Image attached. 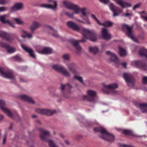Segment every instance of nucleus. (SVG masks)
<instances>
[{"label": "nucleus", "instance_id": "47", "mask_svg": "<svg viewBox=\"0 0 147 147\" xmlns=\"http://www.w3.org/2000/svg\"><path fill=\"white\" fill-rule=\"evenodd\" d=\"M142 82L144 84H147V77H143Z\"/></svg>", "mask_w": 147, "mask_h": 147}, {"label": "nucleus", "instance_id": "18", "mask_svg": "<svg viewBox=\"0 0 147 147\" xmlns=\"http://www.w3.org/2000/svg\"><path fill=\"white\" fill-rule=\"evenodd\" d=\"M102 37L105 40H108L111 38V36L106 28H102L101 30Z\"/></svg>", "mask_w": 147, "mask_h": 147}, {"label": "nucleus", "instance_id": "62", "mask_svg": "<svg viewBox=\"0 0 147 147\" xmlns=\"http://www.w3.org/2000/svg\"><path fill=\"white\" fill-rule=\"evenodd\" d=\"M46 28H51V27L50 26H46Z\"/></svg>", "mask_w": 147, "mask_h": 147}, {"label": "nucleus", "instance_id": "14", "mask_svg": "<svg viewBox=\"0 0 147 147\" xmlns=\"http://www.w3.org/2000/svg\"><path fill=\"white\" fill-rule=\"evenodd\" d=\"M132 28H122V30L132 40L135 42H138L137 39L132 34Z\"/></svg>", "mask_w": 147, "mask_h": 147}, {"label": "nucleus", "instance_id": "41", "mask_svg": "<svg viewBox=\"0 0 147 147\" xmlns=\"http://www.w3.org/2000/svg\"><path fill=\"white\" fill-rule=\"evenodd\" d=\"M91 16L92 18L99 25L100 22L99 20L97 18L96 16L93 14H91Z\"/></svg>", "mask_w": 147, "mask_h": 147}, {"label": "nucleus", "instance_id": "44", "mask_svg": "<svg viewBox=\"0 0 147 147\" xmlns=\"http://www.w3.org/2000/svg\"><path fill=\"white\" fill-rule=\"evenodd\" d=\"M13 58L16 61H22V59L18 55H16L13 57Z\"/></svg>", "mask_w": 147, "mask_h": 147}, {"label": "nucleus", "instance_id": "13", "mask_svg": "<svg viewBox=\"0 0 147 147\" xmlns=\"http://www.w3.org/2000/svg\"><path fill=\"white\" fill-rule=\"evenodd\" d=\"M113 0L122 9L130 7L132 6V4L130 3L125 1L123 0Z\"/></svg>", "mask_w": 147, "mask_h": 147}, {"label": "nucleus", "instance_id": "34", "mask_svg": "<svg viewBox=\"0 0 147 147\" xmlns=\"http://www.w3.org/2000/svg\"><path fill=\"white\" fill-rule=\"evenodd\" d=\"M119 53L121 56L123 57L126 55L127 52L125 49L119 47Z\"/></svg>", "mask_w": 147, "mask_h": 147}, {"label": "nucleus", "instance_id": "8", "mask_svg": "<svg viewBox=\"0 0 147 147\" xmlns=\"http://www.w3.org/2000/svg\"><path fill=\"white\" fill-rule=\"evenodd\" d=\"M52 68L56 71L61 72L63 75L67 77H69L70 76L69 73L62 66L55 64L52 66Z\"/></svg>", "mask_w": 147, "mask_h": 147}, {"label": "nucleus", "instance_id": "4", "mask_svg": "<svg viewBox=\"0 0 147 147\" xmlns=\"http://www.w3.org/2000/svg\"><path fill=\"white\" fill-rule=\"evenodd\" d=\"M40 130L41 131L40 137L42 140L48 142L50 147H58L53 141L48 140L50 136L49 131L43 130L41 129H40Z\"/></svg>", "mask_w": 147, "mask_h": 147}, {"label": "nucleus", "instance_id": "30", "mask_svg": "<svg viewBox=\"0 0 147 147\" xmlns=\"http://www.w3.org/2000/svg\"><path fill=\"white\" fill-rule=\"evenodd\" d=\"M66 25L69 28H78V26L76 24L72 21L67 22Z\"/></svg>", "mask_w": 147, "mask_h": 147}, {"label": "nucleus", "instance_id": "24", "mask_svg": "<svg viewBox=\"0 0 147 147\" xmlns=\"http://www.w3.org/2000/svg\"><path fill=\"white\" fill-rule=\"evenodd\" d=\"M52 52V50L51 48L49 47H45L42 51H38L37 52L41 54H49L51 53Z\"/></svg>", "mask_w": 147, "mask_h": 147}, {"label": "nucleus", "instance_id": "57", "mask_svg": "<svg viewBox=\"0 0 147 147\" xmlns=\"http://www.w3.org/2000/svg\"><path fill=\"white\" fill-rule=\"evenodd\" d=\"M65 143L67 144V145H69V141L67 140H66L65 141Z\"/></svg>", "mask_w": 147, "mask_h": 147}, {"label": "nucleus", "instance_id": "28", "mask_svg": "<svg viewBox=\"0 0 147 147\" xmlns=\"http://www.w3.org/2000/svg\"><path fill=\"white\" fill-rule=\"evenodd\" d=\"M125 11L126 13L122 14V16L124 17H128L131 19V17L133 15L132 11L128 9H126Z\"/></svg>", "mask_w": 147, "mask_h": 147}, {"label": "nucleus", "instance_id": "33", "mask_svg": "<svg viewBox=\"0 0 147 147\" xmlns=\"http://www.w3.org/2000/svg\"><path fill=\"white\" fill-rule=\"evenodd\" d=\"M67 66L70 71H72L73 74L76 73V70L74 69L75 65L74 64H68Z\"/></svg>", "mask_w": 147, "mask_h": 147}, {"label": "nucleus", "instance_id": "11", "mask_svg": "<svg viewBox=\"0 0 147 147\" xmlns=\"http://www.w3.org/2000/svg\"><path fill=\"white\" fill-rule=\"evenodd\" d=\"M109 7L110 9L113 13V16L115 17L119 15L122 10L118 7L116 6L112 3H110L109 5Z\"/></svg>", "mask_w": 147, "mask_h": 147}, {"label": "nucleus", "instance_id": "26", "mask_svg": "<svg viewBox=\"0 0 147 147\" xmlns=\"http://www.w3.org/2000/svg\"><path fill=\"white\" fill-rule=\"evenodd\" d=\"M20 98L24 101L30 103L32 104L34 103V101L29 97L25 95H22L20 96Z\"/></svg>", "mask_w": 147, "mask_h": 147}, {"label": "nucleus", "instance_id": "22", "mask_svg": "<svg viewBox=\"0 0 147 147\" xmlns=\"http://www.w3.org/2000/svg\"><path fill=\"white\" fill-rule=\"evenodd\" d=\"M135 105L137 107L139 108L143 113H147V104L137 103Z\"/></svg>", "mask_w": 147, "mask_h": 147}, {"label": "nucleus", "instance_id": "6", "mask_svg": "<svg viewBox=\"0 0 147 147\" xmlns=\"http://www.w3.org/2000/svg\"><path fill=\"white\" fill-rule=\"evenodd\" d=\"M88 96H84L83 99L87 101L95 103V96L96 94V92L93 90H88L87 92Z\"/></svg>", "mask_w": 147, "mask_h": 147}, {"label": "nucleus", "instance_id": "17", "mask_svg": "<svg viewBox=\"0 0 147 147\" xmlns=\"http://www.w3.org/2000/svg\"><path fill=\"white\" fill-rule=\"evenodd\" d=\"M7 15L4 14L2 16H0V21L3 23L7 24L12 27L14 26V23L9 20H6V18Z\"/></svg>", "mask_w": 147, "mask_h": 147}, {"label": "nucleus", "instance_id": "23", "mask_svg": "<svg viewBox=\"0 0 147 147\" xmlns=\"http://www.w3.org/2000/svg\"><path fill=\"white\" fill-rule=\"evenodd\" d=\"M21 46L25 51L29 53V55L31 57L34 59L36 58V57L33 53V51L31 48L22 45H21Z\"/></svg>", "mask_w": 147, "mask_h": 147}, {"label": "nucleus", "instance_id": "52", "mask_svg": "<svg viewBox=\"0 0 147 147\" xmlns=\"http://www.w3.org/2000/svg\"><path fill=\"white\" fill-rule=\"evenodd\" d=\"M6 2V0H0V4H4Z\"/></svg>", "mask_w": 147, "mask_h": 147}, {"label": "nucleus", "instance_id": "37", "mask_svg": "<svg viewBox=\"0 0 147 147\" xmlns=\"http://www.w3.org/2000/svg\"><path fill=\"white\" fill-rule=\"evenodd\" d=\"M89 50L90 52L94 54H95L97 53L98 51L97 47H90L89 48Z\"/></svg>", "mask_w": 147, "mask_h": 147}, {"label": "nucleus", "instance_id": "64", "mask_svg": "<svg viewBox=\"0 0 147 147\" xmlns=\"http://www.w3.org/2000/svg\"><path fill=\"white\" fill-rule=\"evenodd\" d=\"M19 41H21V40H19Z\"/></svg>", "mask_w": 147, "mask_h": 147}, {"label": "nucleus", "instance_id": "39", "mask_svg": "<svg viewBox=\"0 0 147 147\" xmlns=\"http://www.w3.org/2000/svg\"><path fill=\"white\" fill-rule=\"evenodd\" d=\"M22 32L25 34V36L22 35V36L24 38L26 37H27L28 38H30L32 37V36L31 34L29 33H28L24 30L22 31Z\"/></svg>", "mask_w": 147, "mask_h": 147}, {"label": "nucleus", "instance_id": "54", "mask_svg": "<svg viewBox=\"0 0 147 147\" xmlns=\"http://www.w3.org/2000/svg\"><path fill=\"white\" fill-rule=\"evenodd\" d=\"M140 14L141 15H141H142V14H143V13H144L146 15H147V13H146L145 11H143L140 12Z\"/></svg>", "mask_w": 147, "mask_h": 147}, {"label": "nucleus", "instance_id": "25", "mask_svg": "<svg viewBox=\"0 0 147 147\" xmlns=\"http://www.w3.org/2000/svg\"><path fill=\"white\" fill-rule=\"evenodd\" d=\"M67 86L70 89L72 88L71 86L69 84H68L65 85L63 84L61 85V95L65 98H67L68 97V96L66 95L64 92V90L65 87Z\"/></svg>", "mask_w": 147, "mask_h": 147}, {"label": "nucleus", "instance_id": "10", "mask_svg": "<svg viewBox=\"0 0 147 147\" xmlns=\"http://www.w3.org/2000/svg\"><path fill=\"white\" fill-rule=\"evenodd\" d=\"M102 85L103 86V91L107 94L109 93L110 90L115 89L118 87V85L115 83L110 84L108 85H106L103 84Z\"/></svg>", "mask_w": 147, "mask_h": 147}, {"label": "nucleus", "instance_id": "32", "mask_svg": "<svg viewBox=\"0 0 147 147\" xmlns=\"http://www.w3.org/2000/svg\"><path fill=\"white\" fill-rule=\"evenodd\" d=\"M113 24V22L109 21H106L102 23L100 22L99 24L100 25L104 27H110Z\"/></svg>", "mask_w": 147, "mask_h": 147}, {"label": "nucleus", "instance_id": "5", "mask_svg": "<svg viewBox=\"0 0 147 147\" xmlns=\"http://www.w3.org/2000/svg\"><path fill=\"white\" fill-rule=\"evenodd\" d=\"M0 75L3 77L14 80V76L11 71L7 68L0 67Z\"/></svg>", "mask_w": 147, "mask_h": 147}, {"label": "nucleus", "instance_id": "63", "mask_svg": "<svg viewBox=\"0 0 147 147\" xmlns=\"http://www.w3.org/2000/svg\"><path fill=\"white\" fill-rule=\"evenodd\" d=\"M17 116L19 118V117L18 115H17Z\"/></svg>", "mask_w": 147, "mask_h": 147}, {"label": "nucleus", "instance_id": "43", "mask_svg": "<svg viewBox=\"0 0 147 147\" xmlns=\"http://www.w3.org/2000/svg\"><path fill=\"white\" fill-rule=\"evenodd\" d=\"M62 57H63V59L64 60H65V61H68L69 59L70 56H69V55L68 54H65Z\"/></svg>", "mask_w": 147, "mask_h": 147}, {"label": "nucleus", "instance_id": "56", "mask_svg": "<svg viewBox=\"0 0 147 147\" xmlns=\"http://www.w3.org/2000/svg\"><path fill=\"white\" fill-rule=\"evenodd\" d=\"M32 117L34 118L37 117V116L35 115H32Z\"/></svg>", "mask_w": 147, "mask_h": 147}, {"label": "nucleus", "instance_id": "19", "mask_svg": "<svg viewBox=\"0 0 147 147\" xmlns=\"http://www.w3.org/2000/svg\"><path fill=\"white\" fill-rule=\"evenodd\" d=\"M13 36V34H11L7 33L3 31H0V37L5 38L7 41H10Z\"/></svg>", "mask_w": 147, "mask_h": 147}, {"label": "nucleus", "instance_id": "61", "mask_svg": "<svg viewBox=\"0 0 147 147\" xmlns=\"http://www.w3.org/2000/svg\"><path fill=\"white\" fill-rule=\"evenodd\" d=\"M12 124H11V126H10V127H9V129H11V126H12Z\"/></svg>", "mask_w": 147, "mask_h": 147}, {"label": "nucleus", "instance_id": "48", "mask_svg": "<svg viewBox=\"0 0 147 147\" xmlns=\"http://www.w3.org/2000/svg\"><path fill=\"white\" fill-rule=\"evenodd\" d=\"M7 10V8L5 7H0V12H3Z\"/></svg>", "mask_w": 147, "mask_h": 147}, {"label": "nucleus", "instance_id": "60", "mask_svg": "<svg viewBox=\"0 0 147 147\" xmlns=\"http://www.w3.org/2000/svg\"><path fill=\"white\" fill-rule=\"evenodd\" d=\"M36 122H37L38 123H39V124H41L40 122L39 121H37Z\"/></svg>", "mask_w": 147, "mask_h": 147}, {"label": "nucleus", "instance_id": "46", "mask_svg": "<svg viewBox=\"0 0 147 147\" xmlns=\"http://www.w3.org/2000/svg\"><path fill=\"white\" fill-rule=\"evenodd\" d=\"M86 17V18L85 19V22H84V24H86L88 25H90L91 24V22L90 21L88 18L87 16Z\"/></svg>", "mask_w": 147, "mask_h": 147}, {"label": "nucleus", "instance_id": "50", "mask_svg": "<svg viewBox=\"0 0 147 147\" xmlns=\"http://www.w3.org/2000/svg\"><path fill=\"white\" fill-rule=\"evenodd\" d=\"M122 28H132L131 27H129L127 25L125 24H121Z\"/></svg>", "mask_w": 147, "mask_h": 147}, {"label": "nucleus", "instance_id": "1", "mask_svg": "<svg viewBox=\"0 0 147 147\" xmlns=\"http://www.w3.org/2000/svg\"><path fill=\"white\" fill-rule=\"evenodd\" d=\"M73 30L80 32L82 33L83 38L81 40H76L74 39L70 40L71 43L80 51L82 50V48L79 45L80 42L84 43L87 39H89L92 42H96L97 39L94 32L91 31L86 28H71Z\"/></svg>", "mask_w": 147, "mask_h": 147}, {"label": "nucleus", "instance_id": "40", "mask_svg": "<svg viewBox=\"0 0 147 147\" xmlns=\"http://www.w3.org/2000/svg\"><path fill=\"white\" fill-rule=\"evenodd\" d=\"M74 79H76L78 80L80 82L82 83L84 85V83L83 82L82 78L81 77L78 76H74Z\"/></svg>", "mask_w": 147, "mask_h": 147}, {"label": "nucleus", "instance_id": "21", "mask_svg": "<svg viewBox=\"0 0 147 147\" xmlns=\"http://www.w3.org/2000/svg\"><path fill=\"white\" fill-rule=\"evenodd\" d=\"M123 78L125 81L127 83L129 86V83H132L134 80V78L132 75L129 74L124 73L123 74Z\"/></svg>", "mask_w": 147, "mask_h": 147}, {"label": "nucleus", "instance_id": "42", "mask_svg": "<svg viewBox=\"0 0 147 147\" xmlns=\"http://www.w3.org/2000/svg\"><path fill=\"white\" fill-rule=\"evenodd\" d=\"M75 13V12L71 13L66 12L65 13V14L70 18L73 19L74 18V14Z\"/></svg>", "mask_w": 147, "mask_h": 147}, {"label": "nucleus", "instance_id": "27", "mask_svg": "<svg viewBox=\"0 0 147 147\" xmlns=\"http://www.w3.org/2000/svg\"><path fill=\"white\" fill-rule=\"evenodd\" d=\"M23 7L22 4L21 3H18L15 4L11 8L12 11H15L22 9Z\"/></svg>", "mask_w": 147, "mask_h": 147}, {"label": "nucleus", "instance_id": "53", "mask_svg": "<svg viewBox=\"0 0 147 147\" xmlns=\"http://www.w3.org/2000/svg\"><path fill=\"white\" fill-rule=\"evenodd\" d=\"M6 136L5 135L4 136L3 140V144H4L6 142Z\"/></svg>", "mask_w": 147, "mask_h": 147}, {"label": "nucleus", "instance_id": "12", "mask_svg": "<svg viewBox=\"0 0 147 147\" xmlns=\"http://www.w3.org/2000/svg\"><path fill=\"white\" fill-rule=\"evenodd\" d=\"M36 112L42 115H51L55 113L56 112L55 110H50L45 109H37L36 110Z\"/></svg>", "mask_w": 147, "mask_h": 147}, {"label": "nucleus", "instance_id": "2", "mask_svg": "<svg viewBox=\"0 0 147 147\" xmlns=\"http://www.w3.org/2000/svg\"><path fill=\"white\" fill-rule=\"evenodd\" d=\"M94 131L96 132H99L100 134L99 136L102 139L108 141H113L114 140L115 136L113 135L108 132L104 127H100L95 128Z\"/></svg>", "mask_w": 147, "mask_h": 147}, {"label": "nucleus", "instance_id": "58", "mask_svg": "<svg viewBox=\"0 0 147 147\" xmlns=\"http://www.w3.org/2000/svg\"><path fill=\"white\" fill-rule=\"evenodd\" d=\"M76 21H78L80 22H81V23H84V22H83L82 21L80 20H79L77 19V20H76Z\"/></svg>", "mask_w": 147, "mask_h": 147}, {"label": "nucleus", "instance_id": "35", "mask_svg": "<svg viewBox=\"0 0 147 147\" xmlns=\"http://www.w3.org/2000/svg\"><path fill=\"white\" fill-rule=\"evenodd\" d=\"M50 32V33L54 37H57L59 36L58 35L56 31L54 30L53 28H48Z\"/></svg>", "mask_w": 147, "mask_h": 147}, {"label": "nucleus", "instance_id": "55", "mask_svg": "<svg viewBox=\"0 0 147 147\" xmlns=\"http://www.w3.org/2000/svg\"><path fill=\"white\" fill-rule=\"evenodd\" d=\"M3 118V116L2 115H0V121L2 120Z\"/></svg>", "mask_w": 147, "mask_h": 147}, {"label": "nucleus", "instance_id": "9", "mask_svg": "<svg viewBox=\"0 0 147 147\" xmlns=\"http://www.w3.org/2000/svg\"><path fill=\"white\" fill-rule=\"evenodd\" d=\"M5 105L4 101L0 99V109L8 116L11 118H13V116L10 111L4 107Z\"/></svg>", "mask_w": 147, "mask_h": 147}, {"label": "nucleus", "instance_id": "3", "mask_svg": "<svg viewBox=\"0 0 147 147\" xmlns=\"http://www.w3.org/2000/svg\"><path fill=\"white\" fill-rule=\"evenodd\" d=\"M63 3L68 9H72L75 11V13H78L80 12H81L83 15L85 17H87V15L86 13V8H83L80 9L77 5L74 4L68 1H63Z\"/></svg>", "mask_w": 147, "mask_h": 147}, {"label": "nucleus", "instance_id": "38", "mask_svg": "<svg viewBox=\"0 0 147 147\" xmlns=\"http://www.w3.org/2000/svg\"><path fill=\"white\" fill-rule=\"evenodd\" d=\"M123 133L124 134L126 135L133 136V132L129 130H123Z\"/></svg>", "mask_w": 147, "mask_h": 147}, {"label": "nucleus", "instance_id": "31", "mask_svg": "<svg viewBox=\"0 0 147 147\" xmlns=\"http://www.w3.org/2000/svg\"><path fill=\"white\" fill-rule=\"evenodd\" d=\"M139 54L142 56H144L147 58V50L144 48L141 49L139 52Z\"/></svg>", "mask_w": 147, "mask_h": 147}, {"label": "nucleus", "instance_id": "7", "mask_svg": "<svg viewBox=\"0 0 147 147\" xmlns=\"http://www.w3.org/2000/svg\"><path fill=\"white\" fill-rule=\"evenodd\" d=\"M106 54L110 56L111 60L114 62L116 64H121L125 68H127V63L125 62L122 63H120L118 57L114 53L111 52L109 51H108L106 52Z\"/></svg>", "mask_w": 147, "mask_h": 147}, {"label": "nucleus", "instance_id": "45", "mask_svg": "<svg viewBox=\"0 0 147 147\" xmlns=\"http://www.w3.org/2000/svg\"><path fill=\"white\" fill-rule=\"evenodd\" d=\"M141 5V3H139L134 5L133 8V10L134 11L137 9L139 8Z\"/></svg>", "mask_w": 147, "mask_h": 147}, {"label": "nucleus", "instance_id": "20", "mask_svg": "<svg viewBox=\"0 0 147 147\" xmlns=\"http://www.w3.org/2000/svg\"><path fill=\"white\" fill-rule=\"evenodd\" d=\"M49 2H51L53 3V5L51 4H44L41 5L40 6L41 7L50 9L53 10H55L57 7V2L56 1H53L52 0L49 1Z\"/></svg>", "mask_w": 147, "mask_h": 147}, {"label": "nucleus", "instance_id": "59", "mask_svg": "<svg viewBox=\"0 0 147 147\" xmlns=\"http://www.w3.org/2000/svg\"><path fill=\"white\" fill-rule=\"evenodd\" d=\"M36 28H31V30L32 31H33L35 29H36Z\"/></svg>", "mask_w": 147, "mask_h": 147}, {"label": "nucleus", "instance_id": "36", "mask_svg": "<svg viewBox=\"0 0 147 147\" xmlns=\"http://www.w3.org/2000/svg\"><path fill=\"white\" fill-rule=\"evenodd\" d=\"M12 19L14 20L18 24L23 25L24 24V22L20 18H13Z\"/></svg>", "mask_w": 147, "mask_h": 147}, {"label": "nucleus", "instance_id": "49", "mask_svg": "<svg viewBox=\"0 0 147 147\" xmlns=\"http://www.w3.org/2000/svg\"><path fill=\"white\" fill-rule=\"evenodd\" d=\"M100 1L104 4H107L109 3V0H99Z\"/></svg>", "mask_w": 147, "mask_h": 147}, {"label": "nucleus", "instance_id": "15", "mask_svg": "<svg viewBox=\"0 0 147 147\" xmlns=\"http://www.w3.org/2000/svg\"><path fill=\"white\" fill-rule=\"evenodd\" d=\"M131 65L133 66L139 67L143 70H147V65L140 61H134L131 62Z\"/></svg>", "mask_w": 147, "mask_h": 147}, {"label": "nucleus", "instance_id": "51", "mask_svg": "<svg viewBox=\"0 0 147 147\" xmlns=\"http://www.w3.org/2000/svg\"><path fill=\"white\" fill-rule=\"evenodd\" d=\"M119 147H134L131 146H129L126 145L121 144L120 145Z\"/></svg>", "mask_w": 147, "mask_h": 147}, {"label": "nucleus", "instance_id": "29", "mask_svg": "<svg viewBox=\"0 0 147 147\" xmlns=\"http://www.w3.org/2000/svg\"><path fill=\"white\" fill-rule=\"evenodd\" d=\"M42 26L41 23L36 21H34L32 22L30 28H38Z\"/></svg>", "mask_w": 147, "mask_h": 147}, {"label": "nucleus", "instance_id": "16", "mask_svg": "<svg viewBox=\"0 0 147 147\" xmlns=\"http://www.w3.org/2000/svg\"><path fill=\"white\" fill-rule=\"evenodd\" d=\"M0 46L5 48L7 52L9 53H13L15 52L16 51L14 48L10 47L9 45H7L5 43L3 42H0Z\"/></svg>", "mask_w": 147, "mask_h": 147}]
</instances>
